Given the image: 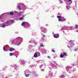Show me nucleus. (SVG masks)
Returning <instances> with one entry per match:
<instances>
[{
	"label": "nucleus",
	"mask_w": 78,
	"mask_h": 78,
	"mask_svg": "<svg viewBox=\"0 0 78 78\" xmlns=\"http://www.w3.org/2000/svg\"><path fill=\"white\" fill-rule=\"evenodd\" d=\"M64 56H67V53L66 52H63L62 54H61V55L60 56V58H62Z\"/></svg>",
	"instance_id": "1"
},
{
	"label": "nucleus",
	"mask_w": 78,
	"mask_h": 78,
	"mask_svg": "<svg viewBox=\"0 0 78 78\" xmlns=\"http://www.w3.org/2000/svg\"><path fill=\"white\" fill-rule=\"evenodd\" d=\"M57 17L58 18V20L59 22H62V21H64L63 20H61V18L62 17L61 16H57Z\"/></svg>",
	"instance_id": "2"
},
{
	"label": "nucleus",
	"mask_w": 78,
	"mask_h": 78,
	"mask_svg": "<svg viewBox=\"0 0 78 78\" xmlns=\"http://www.w3.org/2000/svg\"><path fill=\"white\" fill-rule=\"evenodd\" d=\"M59 36V34H55L53 36V37H55V38H58Z\"/></svg>",
	"instance_id": "3"
},
{
	"label": "nucleus",
	"mask_w": 78,
	"mask_h": 78,
	"mask_svg": "<svg viewBox=\"0 0 78 78\" xmlns=\"http://www.w3.org/2000/svg\"><path fill=\"white\" fill-rule=\"evenodd\" d=\"M9 51H14V50H15V49L14 48H10L9 50Z\"/></svg>",
	"instance_id": "4"
},
{
	"label": "nucleus",
	"mask_w": 78,
	"mask_h": 78,
	"mask_svg": "<svg viewBox=\"0 0 78 78\" xmlns=\"http://www.w3.org/2000/svg\"><path fill=\"white\" fill-rule=\"evenodd\" d=\"M8 14L9 15H10L11 16H12V15H14V13L13 12H11L8 13Z\"/></svg>",
	"instance_id": "5"
},
{
	"label": "nucleus",
	"mask_w": 78,
	"mask_h": 78,
	"mask_svg": "<svg viewBox=\"0 0 78 78\" xmlns=\"http://www.w3.org/2000/svg\"><path fill=\"white\" fill-rule=\"evenodd\" d=\"M36 53H37V56H39L41 55V54H40V53L38 52H36Z\"/></svg>",
	"instance_id": "6"
},
{
	"label": "nucleus",
	"mask_w": 78,
	"mask_h": 78,
	"mask_svg": "<svg viewBox=\"0 0 78 78\" xmlns=\"http://www.w3.org/2000/svg\"><path fill=\"white\" fill-rule=\"evenodd\" d=\"M34 58H37V57H38L37 55V53H36V52L34 54Z\"/></svg>",
	"instance_id": "7"
},
{
	"label": "nucleus",
	"mask_w": 78,
	"mask_h": 78,
	"mask_svg": "<svg viewBox=\"0 0 78 78\" xmlns=\"http://www.w3.org/2000/svg\"><path fill=\"white\" fill-rule=\"evenodd\" d=\"M25 23H26V22H23L22 24H21V25L22 26H25Z\"/></svg>",
	"instance_id": "8"
},
{
	"label": "nucleus",
	"mask_w": 78,
	"mask_h": 78,
	"mask_svg": "<svg viewBox=\"0 0 78 78\" xmlns=\"http://www.w3.org/2000/svg\"><path fill=\"white\" fill-rule=\"evenodd\" d=\"M10 56H13L14 55V54L12 53H10L9 54Z\"/></svg>",
	"instance_id": "9"
},
{
	"label": "nucleus",
	"mask_w": 78,
	"mask_h": 78,
	"mask_svg": "<svg viewBox=\"0 0 78 78\" xmlns=\"http://www.w3.org/2000/svg\"><path fill=\"white\" fill-rule=\"evenodd\" d=\"M17 8H18L19 10H21V9L20 8V5H18L17 6Z\"/></svg>",
	"instance_id": "10"
},
{
	"label": "nucleus",
	"mask_w": 78,
	"mask_h": 78,
	"mask_svg": "<svg viewBox=\"0 0 78 78\" xmlns=\"http://www.w3.org/2000/svg\"><path fill=\"white\" fill-rule=\"evenodd\" d=\"M75 28L76 29H78V25H75Z\"/></svg>",
	"instance_id": "11"
},
{
	"label": "nucleus",
	"mask_w": 78,
	"mask_h": 78,
	"mask_svg": "<svg viewBox=\"0 0 78 78\" xmlns=\"http://www.w3.org/2000/svg\"><path fill=\"white\" fill-rule=\"evenodd\" d=\"M25 75H26V77H28L29 76H30V74H26Z\"/></svg>",
	"instance_id": "12"
},
{
	"label": "nucleus",
	"mask_w": 78,
	"mask_h": 78,
	"mask_svg": "<svg viewBox=\"0 0 78 78\" xmlns=\"http://www.w3.org/2000/svg\"><path fill=\"white\" fill-rule=\"evenodd\" d=\"M1 27H2V28H4V27H5V25L4 24L3 25L1 26Z\"/></svg>",
	"instance_id": "13"
},
{
	"label": "nucleus",
	"mask_w": 78,
	"mask_h": 78,
	"mask_svg": "<svg viewBox=\"0 0 78 78\" xmlns=\"http://www.w3.org/2000/svg\"><path fill=\"white\" fill-rule=\"evenodd\" d=\"M61 77L62 78H65V76H64L63 75H62L61 76Z\"/></svg>",
	"instance_id": "14"
},
{
	"label": "nucleus",
	"mask_w": 78,
	"mask_h": 78,
	"mask_svg": "<svg viewBox=\"0 0 78 78\" xmlns=\"http://www.w3.org/2000/svg\"><path fill=\"white\" fill-rule=\"evenodd\" d=\"M20 20H23V17H21L20 18Z\"/></svg>",
	"instance_id": "15"
},
{
	"label": "nucleus",
	"mask_w": 78,
	"mask_h": 78,
	"mask_svg": "<svg viewBox=\"0 0 78 78\" xmlns=\"http://www.w3.org/2000/svg\"><path fill=\"white\" fill-rule=\"evenodd\" d=\"M10 22L11 23L13 22H14V20H10Z\"/></svg>",
	"instance_id": "16"
},
{
	"label": "nucleus",
	"mask_w": 78,
	"mask_h": 78,
	"mask_svg": "<svg viewBox=\"0 0 78 78\" xmlns=\"http://www.w3.org/2000/svg\"><path fill=\"white\" fill-rule=\"evenodd\" d=\"M40 47H44V45H43V44H41L40 46Z\"/></svg>",
	"instance_id": "17"
},
{
	"label": "nucleus",
	"mask_w": 78,
	"mask_h": 78,
	"mask_svg": "<svg viewBox=\"0 0 78 78\" xmlns=\"http://www.w3.org/2000/svg\"><path fill=\"white\" fill-rule=\"evenodd\" d=\"M52 52H53L54 53H55V50H52Z\"/></svg>",
	"instance_id": "18"
},
{
	"label": "nucleus",
	"mask_w": 78,
	"mask_h": 78,
	"mask_svg": "<svg viewBox=\"0 0 78 78\" xmlns=\"http://www.w3.org/2000/svg\"><path fill=\"white\" fill-rule=\"evenodd\" d=\"M74 51H77V49H74Z\"/></svg>",
	"instance_id": "19"
},
{
	"label": "nucleus",
	"mask_w": 78,
	"mask_h": 78,
	"mask_svg": "<svg viewBox=\"0 0 78 78\" xmlns=\"http://www.w3.org/2000/svg\"><path fill=\"white\" fill-rule=\"evenodd\" d=\"M3 50H4V51H6V49H5V48H3Z\"/></svg>",
	"instance_id": "20"
},
{
	"label": "nucleus",
	"mask_w": 78,
	"mask_h": 78,
	"mask_svg": "<svg viewBox=\"0 0 78 78\" xmlns=\"http://www.w3.org/2000/svg\"><path fill=\"white\" fill-rule=\"evenodd\" d=\"M72 44H73V43H71V45H72Z\"/></svg>",
	"instance_id": "21"
},
{
	"label": "nucleus",
	"mask_w": 78,
	"mask_h": 78,
	"mask_svg": "<svg viewBox=\"0 0 78 78\" xmlns=\"http://www.w3.org/2000/svg\"><path fill=\"white\" fill-rule=\"evenodd\" d=\"M48 58H50V57L49 56H48Z\"/></svg>",
	"instance_id": "22"
},
{
	"label": "nucleus",
	"mask_w": 78,
	"mask_h": 78,
	"mask_svg": "<svg viewBox=\"0 0 78 78\" xmlns=\"http://www.w3.org/2000/svg\"><path fill=\"white\" fill-rule=\"evenodd\" d=\"M6 23H9V22H8V21H7L6 22Z\"/></svg>",
	"instance_id": "23"
},
{
	"label": "nucleus",
	"mask_w": 78,
	"mask_h": 78,
	"mask_svg": "<svg viewBox=\"0 0 78 78\" xmlns=\"http://www.w3.org/2000/svg\"><path fill=\"white\" fill-rule=\"evenodd\" d=\"M2 18V16H0V19Z\"/></svg>",
	"instance_id": "24"
},
{
	"label": "nucleus",
	"mask_w": 78,
	"mask_h": 78,
	"mask_svg": "<svg viewBox=\"0 0 78 78\" xmlns=\"http://www.w3.org/2000/svg\"><path fill=\"white\" fill-rule=\"evenodd\" d=\"M20 44H21V43H19L18 44V45H20Z\"/></svg>",
	"instance_id": "25"
},
{
	"label": "nucleus",
	"mask_w": 78,
	"mask_h": 78,
	"mask_svg": "<svg viewBox=\"0 0 78 78\" xmlns=\"http://www.w3.org/2000/svg\"><path fill=\"white\" fill-rule=\"evenodd\" d=\"M22 12H20V13H22Z\"/></svg>",
	"instance_id": "26"
},
{
	"label": "nucleus",
	"mask_w": 78,
	"mask_h": 78,
	"mask_svg": "<svg viewBox=\"0 0 78 78\" xmlns=\"http://www.w3.org/2000/svg\"><path fill=\"white\" fill-rule=\"evenodd\" d=\"M45 35H44V36H43V37H45Z\"/></svg>",
	"instance_id": "27"
},
{
	"label": "nucleus",
	"mask_w": 78,
	"mask_h": 78,
	"mask_svg": "<svg viewBox=\"0 0 78 78\" xmlns=\"http://www.w3.org/2000/svg\"><path fill=\"white\" fill-rule=\"evenodd\" d=\"M68 1H71L72 0H68Z\"/></svg>",
	"instance_id": "28"
},
{
	"label": "nucleus",
	"mask_w": 78,
	"mask_h": 78,
	"mask_svg": "<svg viewBox=\"0 0 78 78\" xmlns=\"http://www.w3.org/2000/svg\"><path fill=\"white\" fill-rule=\"evenodd\" d=\"M77 14H78V13H77Z\"/></svg>",
	"instance_id": "29"
},
{
	"label": "nucleus",
	"mask_w": 78,
	"mask_h": 78,
	"mask_svg": "<svg viewBox=\"0 0 78 78\" xmlns=\"http://www.w3.org/2000/svg\"><path fill=\"white\" fill-rule=\"evenodd\" d=\"M17 57V56H16V57Z\"/></svg>",
	"instance_id": "30"
}]
</instances>
